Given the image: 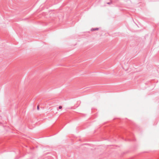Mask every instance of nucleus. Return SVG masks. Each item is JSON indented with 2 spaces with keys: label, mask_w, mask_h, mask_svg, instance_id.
Wrapping results in <instances>:
<instances>
[{
  "label": "nucleus",
  "mask_w": 159,
  "mask_h": 159,
  "mask_svg": "<svg viewBox=\"0 0 159 159\" xmlns=\"http://www.w3.org/2000/svg\"><path fill=\"white\" fill-rule=\"evenodd\" d=\"M62 108V107L61 106H60L59 107V108L60 109H61Z\"/></svg>",
  "instance_id": "3"
},
{
  "label": "nucleus",
  "mask_w": 159,
  "mask_h": 159,
  "mask_svg": "<svg viewBox=\"0 0 159 159\" xmlns=\"http://www.w3.org/2000/svg\"><path fill=\"white\" fill-rule=\"evenodd\" d=\"M112 3V2H107V4H111Z\"/></svg>",
  "instance_id": "2"
},
{
  "label": "nucleus",
  "mask_w": 159,
  "mask_h": 159,
  "mask_svg": "<svg viewBox=\"0 0 159 159\" xmlns=\"http://www.w3.org/2000/svg\"><path fill=\"white\" fill-rule=\"evenodd\" d=\"M99 29L98 28H92L91 29V31H95L96 30H97Z\"/></svg>",
  "instance_id": "1"
},
{
  "label": "nucleus",
  "mask_w": 159,
  "mask_h": 159,
  "mask_svg": "<svg viewBox=\"0 0 159 159\" xmlns=\"http://www.w3.org/2000/svg\"><path fill=\"white\" fill-rule=\"evenodd\" d=\"M37 110H39V106H37Z\"/></svg>",
  "instance_id": "4"
}]
</instances>
